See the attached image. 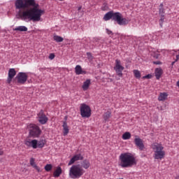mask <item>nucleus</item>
<instances>
[{
    "label": "nucleus",
    "instance_id": "obj_7",
    "mask_svg": "<svg viewBox=\"0 0 179 179\" xmlns=\"http://www.w3.org/2000/svg\"><path fill=\"white\" fill-rule=\"evenodd\" d=\"M114 69L119 78H122V71H124V66L121 65V61L119 59L115 60V66Z\"/></svg>",
    "mask_w": 179,
    "mask_h": 179
},
{
    "label": "nucleus",
    "instance_id": "obj_19",
    "mask_svg": "<svg viewBox=\"0 0 179 179\" xmlns=\"http://www.w3.org/2000/svg\"><path fill=\"white\" fill-rule=\"evenodd\" d=\"M155 77L157 80L162 78V75H163V69L161 68H157L155 71Z\"/></svg>",
    "mask_w": 179,
    "mask_h": 179
},
{
    "label": "nucleus",
    "instance_id": "obj_2",
    "mask_svg": "<svg viewBox=\"0 0 179 179\" xmlns=\"http://www.w3.org/2000/svg\"><path fill=\"white\" fill-rule=\"evenodd\" d=\"M119 159L120 162V166H122V169H129V167H134V166H136L138 163L135 155L129 152L122 153L120 155Z\"/></svg>",
    "mask_w": 179,
    "mask_h": 179
},
{
    "label": "nucleus",
    "instance_id": "obj_41",
    "mask_svg": "<svg viewBox=\"0 0 179 179\" xmlns=\"http://www.w3.org/2000/svg\"><path fill=\"white\" fill-rule=\"evenodd\" d=\"M160 20H161L162 22H163V21L164 20V17L162 16Z\"/></svg>",
    "mask_w": 179,
    "mask_h": 179
},
{
    "label": "nucleus",
    "instance_id": "obj_14",
    "mask_svg": "<svg viewBox=\"0 0 179 179\" xmlns=\"http://www.w3.org/2000/svg\"><path fill=\"white\" fill-rule=\"evenodd\" d=\"M80 166L82 169L87 170L90 167V161L89 159H84L80 162Z\"/></svg>",
    "mask_w": 179,
    "mask_h": 179
},
{
    "label": "nucleus",
    "instance_id": "obj_6",
    "mask_svg": "<svg viewBox=\"0 0 179 179\" xmlns=\"http://www.w3.org/2000/svg\"><path fill=\"white\" fill-rule=\"evenodd\" d=\"M80 115L83 118H90L92 116L90 106L85 103H81L80 106Z\"/></svg>",
    "mask_w": 179,
    "mask_h": 179
},
{
    "label": "nucleus",
    "instance_id": "obj_39",
    "mask_svg": "<svg viewBox=\"0 0 179 179\" xmlns=\"http://www.w3.org/2000/svg\"><path fill=\"white\" fill-rule=\"evenodd\" d=\"M159 55H160L159 53H157V54H155V55H154V58L157 59V58H159Z\"/></svg>",
    "mask_w": 179,
    "mask_h": 179
},
{
    "label": "nucleus",
    "instance_id": "obj_26",
    "mask_svg": "<svg viewBox=\"0 0 179 179\" xmlns=\"http://www.w3.org/2000/svg\"><path fill=\"white\" fill-rule=\"evenodd\" d=\"M110 117H111V112L108 110L106 113H105L103 115L104 121H108Z\"/></svg>",
    "mask_w": 179,
    "mask_h": 179
},
{
    "label": "nucleus",
    "instance_id": "obj_45",
    "mask_svg": "<svg viewBox=\"0 0 179 179\" xmlns=\"http://www.w3.org/2000/svg\"><path fill=\"white\" fill-rule=\"evenodd\" d=\"M173 64H176V62H172V65H173Z\"/></svg>",
    "mask_w": 179,
    "mask_h": 179
},
{
    "label": "nucleus",
    "instance_id": "obj_8",
    "mask_svg": "<svg viewBox=\"0 0 179 179\" xmlns=\"http://www.w3.org/2000/svg\"><path fill=\"white\" fill-rule=\"evenodd\" d=\"M27 74L26 73H19L15 79H17V83L20 85H24L27 82Z\"/></svg>",
    "mask_w": 179,
    "mask_h": 179
},
{
    "label": "nucleus",
    "instance_id": "obj_5",
    "mask_svg": "<svg viewBox=\"0 0 179 179\" xmlns=\"http://www.w3.org/2000/svg\"><path fill=\"white\" fill-rule=\"evenodd\" d=\"M27 129L29 132V136L33 138H38L41 135V129L35 124H29L27 125Z\"/></svg>",
    "mask_w": 179,
    "mask_h": 179
},
{
    "label": "nucleus",
    "instance_id": "obj_29",
    "mask_svg": "<svg viewBox=\"0 0 179 179\" xmlns=\"http://www.w3.org/2000/svg\"><path fill=\"white\" fill-rule=\"evenodd\" d=\"M53 39L55 40V41H56L57 43H62V41H64V38L59 36H54Z\"/></svg>",
    "mask_w": 179,
    "mask_h": 179
},
{
    "label": "nucleus",
    "instance_id": "obj_20",
    "mask_svg": "<svg viewBox=\"0 0 179 179\" xmlns=\"http://www.w3.org/2000/svg\"><path fill=\"white\" fill-rule=\"evenodd\" d=\"M62 174V168H61V166H57L56 170L53 173V177H55V178H58V177H59V176H61Z\"/></svg>",
    "mask_w": 179,
    "mask_h": 179
},
{
    "label": "nucleus",
    "instance_id": "obj_34",
    "mask_svg": "<svg viewBox=\"0 0 179 179\" xmlns=\"http://www.w3.org/2000/svg\"><path fill=\"white\" fill-rule=\"evenodd\" d=\"M54 58H55V55L54 53H51L49 55V59H54Z\"/></svg>",
    "mask_w": 179,
    "mask_h": 179
},
{
    "label": "nucleus",
    "instance_id": "obj_22",
    "mask_svg": "<svg viewBox=\"0 0 179 179\" xmlns=\"http://www.w3.org/2000/svg\"><path fill=\"white\" fill-rule=\"evenodd\" d=\"M128 23H129V19L121 17L120 20L119 21L117 24H119L120 26H127Z\"/></svg>",
    "mask_w": 179,
    "mask_h": 179
},
{
    "label": "nucleus",
    "instance_id": "obj_37",
    "mask_svg": "<svg viewBox=\"0 0 179 179\" xmlns=\"http://www.w3.org/2000/svg\"><path fill=\"white\" fill-rule=\"evenodd\" d=\"M45 69H47V68H45V67H41V68L39 69V71H40L41 72H43V71H45Z\"/></svg>",
    "mask_w": 179,
    "mask_h": 179
},
{
    "label": "nucleus",
    "instance_id": "obj_18",
    "mask_svg": "<svg viewBox=\"0 0 179 179\" xmlns=\"http://www.w3.org/2000/svg\"><path fill=\"white\" fill-rule=\"evenodd\" d=\"M29 163L31 167H33L34 169H36L38 173L41 172V169H40V167H38L37 164H36V159H34V158H31L29 160Z\"/></svg>",
    "mask_w": 179,
    "mask_h": 179
},
{
    "label": "nucleus",
    "instance_id": "obj_42",
    "mask_svg": "<svg viewBox=\"0 0 179 179\" xmlns=\"http://www.w3.org/2000/svg\"><path fill=\"white\" fill-rule=\"evenodd\" d=\"M115 79H116V80H120V76H118V77H115Z\"/></svg>",
    "mask_w": 179,
    "mask_h": 179
},
{
    "label": "nucleus",
    "instance_id": "obj_16",
    "mask_svg": "<svg viewBox=\"0 0 179 179\" xmlns=\"http://www.w3.org/2000/svg\"><path fill=\"white\" fill-rule=\"evenodd\" d=\"M90 85H92V81L90 80V79H87L82 85L83 90L84 92H86V90H89Z\"/></svg>",
    "mask_w": 179,
    "mask_h": 179
},
{
    "label": "nucleus",
    "instance_id": "obj_33",
    "mask_svg": "<svg viewBox=\"0 0 179 179\" xmlns=\"http://www.w3.org/2000/svg\"><path fill=\"white\" fill-rule=\"evenodd\" d=\"M143 79H152V74H148L143 77Z\"/></svg>",
    "mask_w": 179,
    "mask_h": 179
},
{
    "label": "nucleus",
    "instance_id": "obj_43",
    "mask_svg": "<svg viewBox=\"0 0 179 179\" xmlns=\"http://www.w3.org/2000/svg\"><path fill=\"white\" fill-rule=\"evenodd\" d=\"M80 9H82V7H78V10H80Z\"/></svg>",
    "mask_w": 179,
    "mask_h": 179
},
{
    "label": "nucleus",
    "instance_id": "obj_10",
    "mask_svg": "<svg viewBox=\"0 0 179 179\" xmlns=\"http://www.w3.org/2000/svg\"><path fill=\"white\" fill-rule=\"evenodd\" d=\"M134 143L139 150H143L145 149V144H143V140L139 138V136H134Z\"/></svg>",
    "mask_w": 179,
    "mask_h": 179
},
{
    "label": "nucleus",
    "instance_id": "obj_32",
    "mask_svg": "<svg viewBox=\"0 0 179 179\" xmlns=\"http://www.w3.org/2000/svg\"><path fill=\"white\" fill-rule=\"evenodd\" d=\"M45 171H51L52 170V164H46L45 166Z\"/></svg>",
    "mask_w": 179,
    "mask_h": 179
},
{
    "label": "nucleus",
    "instance_id": "obj_30",
    "mask_svg": "<svg viewBox=\"0 0 179 179\" xmlns=\"http://www.w3.org/2000/svg\"><path fill=\"white\" fill-rule=\"evenodd\" d=\"M44 145H45V140H41L38 141V148H44Z\"/></svg>",
    "mask_w": 179,
    "mask_h": 179
},
{
    "label": "nucleus",
    "instance_id": "obj_31",
    "mask_svg": "<svg viewBox=\"0 0 179 179\" xmlns=\"http://www.w3.org/2000/svg\"><path fill=\"white\" fill-rule=\"evenodd\" d=\"M161 8H159V15L164 17V8H163V3L160 4Z\"/></svg>",
    "mask_w": 179,
    "mask_h": 179
},
{
    "label": "nucleus",
    "instance_id": "obj_38",
    "mask_svg": "<svg viewBox=\"0 0 179 179\" xmlns=\"http://www.w3.org/2000/svg\"><path fill=\"white\" fill-rule=\"evenodd\" d=\"M87 57H89V59H92V54L87 52Z\"/></svg>",
    "mask_w": 179,
    "mask_h": 179
},
{
    "label": "nucleus",
    "instance_id": "obj_15",
    "mask_svg": "<svg viewBox=\"0 0 179 179\" xmlns=\"http://www.w3.org/2000/svg\"><path fill=\"white\" fill-rule=\"evenodd\" d=\"M122 16V14L120 13H114V11H113L112 19L113 20H115V22H117V24L120 22V20H121Z\"/></svg>",
    "mask_w": 179,
    "mask_h": 179
},
{
    "label": "nucleus",
    "instance_id": "obj_13",
    "mask_svg": "<svg viewBox=\"0 0 179 179\" xmlns=\"http://www.w3.org/2000/svg\"><path fill=\"white\" fill-rule=\"evenodd\" d=\"M26 146H29V148H33V149H37L38 148V141L37 140L32 141H25Z\"/></svg>",
    "mask_w": 179,
    "mask_h": 179
},
{
    "label": "nucleus",
    "instance_id": "obj_27",
    "mask_svg": "<svg viewBox=\"0 0 179 179\" xmlns=\"http://www.w3.org/2000/svg\"><path fill=\"white\" fill-rule=\"evenodd\" d=\"M122 138L124 139V141H128V139H131V133L128 131L125 132L122 134Z\"/></svg>",
    "mask_w": 179,
    "mask_h": 179
},
{
    "label": "nucleus",
    "instance_id": "obj_23",
    "mask_svg": "<svg viewBox=\"0 0 179 179\" xmlns=\"http://www.w3.org/2000/svg\"><path fill=\"white\" fill-rule=\"evenodd\" d=\"M63 135L64 136H66L68 134H69V127H68V124H66V122H63Z\"/></svg>",
    "mask_w": 179,
    "mask_h": 179
},
{
    "label": "nucleus",
    "instance_id": "obj_24",
    "mask_svg": "<svg viewBox=\"0 0 179 179\" xmlns=\"http://www.w3.org/2000/svg\"><path fill=\"white\" fill-rule=\"evenodd\" d=\"M110 19H113V11L108 12L103 17V20L106 22L110 20Z\"/></svg>",
    "mask_w": 179,
    "mask_h": 179
},
{
    "label": "nucleus",
    "instance_id": "obj_40",
    "mask_svg": "<svg viewBox=\"0 0 179 179\" xmlns=\"http://www.w3.org/2000/svg\"><path fill=\"white\" fill-rule=\"evenodd\" d=\"M3 155V150H0V156H2Z\"/></svg>",
    "mask_w": 179,
    "mask_h": 179
},
{
    "label": "nucleus",
    "instance_id": "obj_21",
    "mask_svg": "<svg viewBox=\"0 0 179 179\" xmlns=\"http://www.w3.org/2000/svg\"><path fill=\"white\" fill-rule=\"evenodd\" d=\"M169 96V94L167 92H161L158 97L159 101H164L167 100V97Z\"/></svg>",
    "mask_w": 179,
    "mask_h": 179
},
{
    "label": "nucleus",
    "instance_id": "obj_44",
    "mask_svg": "<svg viewBox=\"0 0 179 179\" xmlns=\"http://www.w3.org/2000/svg\"><path fill=\"white\" fill-rule=\"evenodd\" d=\"M175 179H179V176H177Z\"/></svg>",
    "mask_w": 179,
    "mask_h": 179
},
{
    "label": "nucleus",
    "instance_id": "obj_4",
    "mask_svg": "<svg viewBox=\"0 0 179 179\" xmlns=\"http://www.w3.org/2000/svg\"><path fill=\"white\" fill-rule=\"evenodd\" d=\"M86 171L80 166V164L73 165L69 171V176L70 178L78 179L85 174Z\"/></svg>",
    "mask_w": 179,
    "mask_h": 179
},
{
    "label": "nucleus",
    "instance_id": "obj_25",
    "mask_svg": "<svg viewBox=\"0 0 179 179\" xmlns=\"http://www.w3.org/2000/svg\"><path fill=\"white\" fill-rule=\"evenodd\" d=\"M15 31H27V27L24 26H19L14 29Z\"/></svg>",
    "mask_w": 179,
    "mask_h": 179
},
{
    "label": "nucleus",
    "instance_id": "obj_3",
    "mask_svg": "<svg viewBox=\"0 0 179 179\" xmlns=\"http://www.w3.org/2000/svg\"><path fill=\"white\" fill-rule=\"evenodd\" d=\"M151 148L153 150V157L156 160H162L166 156V151H164V147L160 143H154L151 145Z\"/></svg>",
    "mask_w": 179,
    "mask_h": 179
},
{
    "label": "nucleus",
    "instance_id": "obj_17",
    "mask_svg": "<svg viewBox=\"0 0 179 179\" xmlns=\"http://www.w3.org/2000/svg\"><path fill=\"white\" fill-rule=\"evenodd\" d=\"M75 73L76 75H86V71L82 69L80 65H77L75 68Z\"/></svg>",
    "mask_w": 179,
    "mask_h": 179
},
{
    "label": "nucleus",
    "instance_id": "obj_11",
    "mask_svg": "<svg viewBox=\"0 0 179 179\" xmlns=\"http://www.w3.org/2000/svg\"><path fill=\"white\" fill-rule=\"evenodd\" d=\"M79 160H83V156H82V155L80 154H77L71 159L68 164V166H72V164H73L75 162H78Z\"/></svg>",
    "mask_w": 179,
    "mask_h": 179
},
{
    "label": "nucleus",
    "instance_id": "obj_36",
    "mask_svg": "<svg viewBox=\"0 0 179 179\" xmlns=\"http://www.w3.org/2000/svg\"><path fill=\"white\" fill-rule=\"evenodd\" d=\"M106 33L110 36V34H113V31H110L108 29H106Z\"/></svg>",
    "mask_w": 179,
    "mask_h": 179
},
{
    "label": "nucleus",
    "instance_id": "obj_9",
    "mask_svg": "<svg viewBox=\"0 0 179 179\" xmlns=\"http://www.w3.org/2000/svg\"><path fill=\"white\" fill-rule=\"evenodd\" d=\"M38 121L42 125H44L47 124L48 122V117L44 114V111L41 110L38 113Z\"/></svg>",
    "mask_w": 179,
    "mask_h": 179
},
{
    "label": "nucleus",
    "instance_id": "obj_46",
    "mask_svg": "<svg viewBox=\"0 0 179 179\" xmlns=\"http://www.w3.org/2000/svg\"><path fill=\"white\" fill-rule=\"evenodd\" d=\"M59 1H64V0H59Z\"/></svg>",
    "mask_w": 179,
    "mask_h": 179
},
{
    "label": "nucleus",
    "instance_id": "obj_12",
    "mask_svg": "<svg viewBox=\"0 0 179 179\" xmlns=\"http://www.w3.org/2000/svg\"><path fill=\"white\" fill-rule=\"evenodd\" d=\"M16 76V70L15 69H10L8 71V77L7 78V83H10L12 79Z\"/></svg>",
    "mask_w": 179,
    "mask_h": 179
},
{
    "label": "nucleus",
    "instance_id": "obj_1",
    "mask_svg": "<svg viewBox=\"0 0 179 179\" xmlns=\"http://www.w3.org/2000/svg\"><path fill=\"white\" fill-rule=\"evenodd\" d=\"M15 6L16 9H26L29 6H32L27 10L18 11V15L24 22H40L41 16L44 15V10L40 9V6L36 3L35 0H16Z\"/></svg>",
    "mask_w": 179,
    "mask_h": 179
},
{
    "label": "nucleus",
    "instance_id": "obj_35",
    "mask_svg": "<svg viewBox=\"0 0 179 179\" xmlns=\"http://www.w3.org/2000/svg\"><path fill=\"white\" fill-rule=\"evenodd\" d=\"M153 64H155V65H162V62L160 61L153 62Z\"/></svg>",
    "mask_w": 179,
    "mask_h": 179
},
{
    "label": "nucleus",
    "instance_id": "obj_28",
    "mask_svg": "<svg viewBox=\"0 0 179 179\" xmlns=\"http://www.w3.org/2000/svg\"><path fill=\"white\" fill-rule=\"evenodd\" d=\"M133 73L136 79H139L142 76V74L141 73V71H139V70H134Z\"/></svg>",
    "mask_w": 179,
    "mask_h": 179
}]
</instances>
